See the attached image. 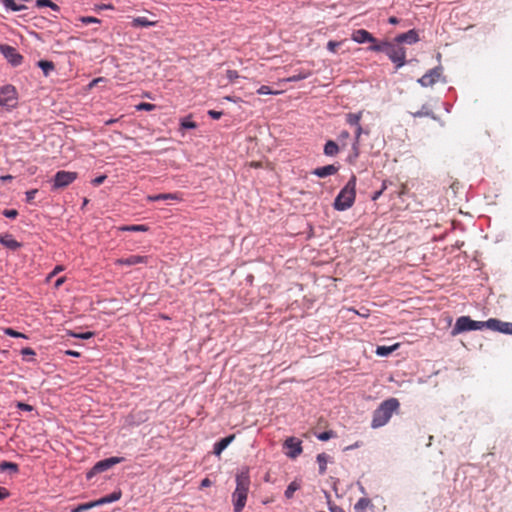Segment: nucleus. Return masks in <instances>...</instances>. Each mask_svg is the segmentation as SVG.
<instances>
[{"label": "nucleus", "mask_w": 512, "mask_h": 512, "mask_svg": "<svg viewBox=\"0 0 512 512\" xmlns=\"http://www.w3.org/2000/svg\"><path fill=\"white\" fill-rule=\"evenodd\" d=\"M236 488L232 493L234 512H242L248 498L251 480L248 469H243L236 474Z\"/></svg>", "instance_id": "nucleus-1"}, {"label": "nucleus", "mask_w": 512, "mask_h": 512, "mask_svg": "<svg viewBox=\"0 0 512 512\" xmlns=\"http://www.w3.org/2000/svg\"><path fill=\"white\" fill-rule=\"evenodd\" d=\"M399 406L400 403L396 398H389L383 401L373 413L371 427L376 429L387 424Z\"/></svg>", "instance_id": "nucleus-2"}, {"label": "nucleus", "mask_w": 512, "mask_h": 512, "mask_svg": "<svg viewBox=\"0 0 512 512\" xmlns=\"http://www.w3.org/2000/svg\"><path fill=\"white\" fill-rule=\"evenodd\" d=\"M356 197V176L352 175L347 184L341 189L334 201V208L338 211H344L350 208Z\"/></svg>", "instance_id": "nucleus-3"}, {"label": "nucleus", "mask_w": 512, "mask_h": 512, "mask_svg": "<svg viewBox=\"0 0 512 512\" xmlns=\"http://www.w3.org/2000/svg\"><path fill=\"white\" fill-rule=\"evenodd\" d=\"M386 55L395 64V70L397 71L406 64V50L395 39L389 41Z\"/></svg>", "instance_id": "nucleus-4"}, {"label": "nucleus", "mask_w": 512, "mask_h": 512, "mask_svg": "<svg viewBox=\"0 0 512 512\" xmlns=\"http://www.w3.org/2000/svg\"><path fill=\"white\" fill-rule=\"evenodd\" d=\"M17 97L16 90L11 85H6L0 88V108L9 109L16 105Z\"/></svg>", "instance_id": "nucleus-5"}, {"label": "nucleus", "mask_w": 512, "mask_h": 512, "mask_svg": "<svg viewBox=\"0 0 512 512\" xmlns=\"http://www.w3.org/2000/svg\"><path fill=\"white\" fill-rule=\"evenodd\" d=\"M123 458L121 457H110L101 461H98L93 468L87 473V478H92L95 474L104 472L114 465L121 463Z\"/></svg>", "instance_id": "nucleus-6"}, {"label": "nucleus", "mask_w": 512, "mask_h": 512, "mask_svg": "<svg viewBox=\"0 0 512 512\" xmlns=\"http://www.w3.org/2000/svg\"><path fill=\"white\" fill-rule=\"evenodd\" d=\"M78 174L71 171H58L54 176V189L65 188L77 179Z\"/></svg>", "instance_id": "nucleus-7"}, {"label": "nucleus", "mask_w": 512, "mask_h": 512, "mask_svg": "<svg viewBox=\"0 0 512 512\" xmlns=\"http://www.w3.org/2000/svg\"><path fill=\"white\" fill-rule=\"evenodd\" d=\"M442 73H443L442 66H437L433 69H430L421 78H419L418 83L423 87L433 86L435 83H437L440 80Z\"/></svg>", "instance_id": "nucleus-8"}, {"label": "nucleus", "mask_w": 512, "mask_h": 512, "mask_svg": "<svg viewBox=\"0 0 512 512\" xmlns=\"http://www.w3.org/2000/svg\"><path fill=\"white\" fill-rule=\"evenodd\" d=\"M475 320H472L469 316L459 317L454 327L451 330L452 336H457L460 333L474 330Z\"/></svg>", "instance_id": "nucleus-9"}, {"label": "nucleus", "mask_w": 512, "mask_h": 512, "mask_svg": "<svg viewBox=\"0 0 512 512\" xmlns=\"http://www.w3.org/2000/svg\"><path fill=\"white\" fill-rule=\"evenodd\" d=\"M0 52L13 66L20 65L22 62V56L17 50L9 45H0Z\"/></svg>", "instance_id": "nucleus-10"}, {"label": "nucleus", "mask_w": 512, "mask_h": 512, "mask_svg": "<svg viewBox=\"0 0 512 512\" xmlns=\"http://www.w3.org/2000/svg\"><path fill=\"white\" fill-rule=\"evenodd\" d=\"M489 329L492 331H497L503 334H512V323L511 322H504L496 318H490L489 319Z\"/></svg>", "instance_id": "nucleus-11"}, {"label": "nucleus", "mask_w": 512, "mask_h": 512, "mask_svg": "<svg viewBox=\"0 0 512 512\" xmlns=\"http://www.w3.org/2000/svg\"><path fill=\"white\" fill-rule=\"evenodd\" d=\"M284 447L289 449L286 455L290 458H296L298 455L302 453L301 443L299 441H296V439L293 437L286 439V441L284 442Z\"/></svg>", "instance_id": "nucleus-12"}, {"label": "nucleus", "mask_w": 512, "mask_h": 512, "mask_svg": "<svg viewBox=\"0 0 512 512\" xmlns=\"http://www.w3.org/2000/svg\"><path fill=\"white\" fill-rule=\"evenodd\" d=\"M351 38L353 41H355L357 43H365V42L375 43L376 42V39L373 37V35L365 29L355 30L352 33Z\"/></svg>", "instance_id": "nucleus-13"}, {"label": "nucleus", "mask_w": 512, "mask_h": 512, "mask_svg": "<svg viewBox=\"0 0 512 512\" xmlns=\"http://www.w3.org/2000/svg\"><path fill=\"white\" fill-rule=\"evenodd\" d=\"M148 262L147 256H140V255H131L127 258H120L115 261L116 265H137V264H145Z\"/></svg>", "instance_id": "nucleus-14"}, {"label": "nucleus", "mask_w": 512, "mask_h": 512, "mask_svg": "<svg viewBox=\"0 0 512 512\" xmlns=\"http://www.w3.org/2000/svg\"><path fill=\"white\" fill-rule=\"evenodd\" d=\"M397 42L400 44L402 43H408V44H414L419 41L418 33L411 29L405 33H402L394 38Z\"/></svg>", "instance_id": "nucleus-15"}, {"label": "nucleus", "mask_w": 512, "mask_h": 512, "mask_svg": "<svg viewBox=\"0 0 512 512\" xmlns=\"http://www.w3.org/2000/svg\"><path fill=\"white\" fill-rule=\"evenodd\" d=\"M362 131L361 125H357L355 130V142L353 143V154L348 157L350 163H354L359 156V138Z\"/></svg>", "instance_id": "nucleus-16"}, {"label": "nucleus", "mask_w": 512, "mask_h": 512, "mask_svg": "<svg viewBox=\"0 0 512 512\" xmlns=\"http://www.w3.org/2000/svg\"><path fill=\"white\" fill-rule=\"evenodd\" d=\"M337 172L338 167H336L335 165H326L323 167L316 168L315 170H313L312 173L320 178H325L327 176L334 175Z\"/></svg>", "instance_id": "nucleus-17"}, {"label": "nucleus", "mask_w": 512, "mask_h": 512, "mask_svg": "<svg viewBox=\"0 0 512 512\" xmlns=\"http://www.w3.org/2000/svg\"><path fill=\"white\" fill-rule=\"evenodd\" d=\"M122 496V493L120 490L118 491H114L113 493L107 495V496H104L98 500H95V503H96V506H101V505H104V504H108V503H112V502H115V501H118Z\"/></svg>", "instance_id": "nucleus-18"}, {"label": "nucleus", "mask_w": 512, "mask_h": 512, "mask_svg": "<svg viewBox=\"0 0 512 512\" xmlns=\"http://www.w3.org/2000/svg\"><path fill=\"white\" fill-rule=\"evenodd\" d=\"M235 436L234 435H230L228 437H225L223 439H221L220 441H218L217 443H215L214 445V454L219 456L222 451L224 449L227 448V446L234 440Z\"/></svg>", "instance_id": "nucleus-19"}, {"label": "nucleus", "mask_w": 512, "mask_h": 512, "mask_svg": "<svg viewBox=\"0 0 512 512\" xmlns=\"http://www.w3.org/2000/svg\"><path fill=\"white\" fill-rule=\"evenodd\" d=\"M0 243L5 247L15 250L20 247V243H18L11 235L4 234L0 235Z\"/></svg>", "instance_id": "nucleus-20"}, {"label": "nucleus", "mask_w": 512, "mask_h": 512, "mask_svg": "<svg viewBox=\"0 0 512 512\" xmlns=\"http://www.w3.org/2000/svg\"><path fill=\"white\" fill-rule=\"evenodd\" d=\"M156 24H157V21H150L146 17H136L131 22V25L134 28L151 27V26H155Z\"/></svg>", "instance_id": "nucleus-21"}, {"label": "nucleus", "mask_w": 512, "mask_h": 512, "mask_svg": "<svg viewBox=\"0 0 512 512\" xmlns=\"http://www.w3.org/2000/svg\"><path fill=\"white\" fill-rule=\"evenodd\" d=\"M178 196L177 194L173 193H163L158 195H149L147 196V201H159V200H177Z\"/></svg>", "instance_id": "nucleus-22"}, {"label": "nucleus", "mask_w": 512, "mask_h": 512, "mask_svg": "<svg viewBox=\"0 0 512 512\" xmlns=\"http://www.w3.org/2000/svg\"><path fill=\"white\" fill-rule=\"evenodd\" d=\"M339 147L336 142L329 140L324 146V153L327 156H334L338 153Z\"/></svg>", "instance_id": "nucleus-23"}, {"label": "nucleus", "mask_w": 512, "mask_h": 512, "mask_svg": "<svg viewBox=\"0 0 512 512\" xmlns=\"http://www.w3.org/2000/svg\"><path fill=\"white\" fill-rule=\"evenodd\" d=\"M38 66L42 69L45 76H48L55 69L54 63L47 60H40Z\"/></svg>", "instance_id": "nucleus-24"}, {"label": "nucleus", "mask_w": 512, "mask_h": 512, "mask_svg": "<svg viewBox=\"0 0 512 512\" xmlns=\"http://www.w3.org/2000/svg\"><path fill=\"white\" fill-rule=\"evenodd\" d=\"M362 115H363L362 111H360L358 113H348L346 115V122L350 125L357 126L360 124Z\"/></svg>", "instance_id": "nucleus-25"}, {"label": "nucleus", "mask_w": 512, "mask_h": 512, "mask_svg": "<svg viewBox=\"0 0 512 512\" xmlns=\"http://www.w3.org/2000/svg\"><path fill=\"white\" fill-rule=\"evenodd\" d=\"M398 346H399V344H395L393 346H378L376 349V354L378 356H382V357L388 356L394 350H396Z\"/></svg>", "instance_id": "nucleus-26"}, {"label": "nucleus", "mask_w": 512, "mask_h": 512, "mask_svg": "<svg viewBox=\"0 0 512 512\" xmlns=\"http://www.w3.org/2000/svg\"><path fill=\"white\" fill-rule=\"evenodd\" d=\"M35 4L38 8L49 7L55 12H59L60 10L59 6L51 0H36Z\"/></svg>", "instance_id": "nucleus-27"}, {"label": "nucleus", "mask_w": 512, "mask_h": 512, "mask_svg": "<svg viewBox=\"0 0 512 512\" xmlns=\"http://www.w3.org/2000/svg\"><path fill=\"white\" fill-rule=\"evenodd\" d=\"M298 489H300V483L297 480L292 481L285 490V497L291 499Z\"/></svg>", "instance_id": "nucleus-28"}, {"label": "nucleus", "mask_w": 512, "mask_h": 512, "mask_svg": "<svg viewBox=\"0 0 512 512\" xmlns=\"http://www.w3.org/2000/svg\"><path fill=\"white\" fill-rule=\"evenodd\" d=\"M121 231H131V232H146L148 227L146 225H127L119 228Z\"/></svg>", "instance_id": "nucleus-29"}, {"label": "nucleus", "mask_w": 512, "mask_h": 512, "mask_svg": "<svg viewBox=\"0 0 512 512\" xmlns=\"http://www.w3.org/2000/svg\"><path fill=\"white\" fill-rule=\"evenodd\" d=\"M388 43L389 41H383L380 43H377L376 41L375 43H373V45L369 47V50L374 52H384L386 54Z\"/></svg>", "instance_id": "nucleus-30"}, {"label": "nucleus", "mask_w": 512, "mask_h": 512, "mask_svg": "<svg viewBox=\"0 0 512 512\" xmlns=\"http://www.w3.org/2000/svg\"><path fill=\"white\" fill-rule=\"evenodd\" d=\"M370 504V500L368 498H360L357 503L354 505V509L357 512L364 511Z\"/></svg>", "instance_id": "nucleus-31"}, {"label": "nucleus", "mask_w": 512, "mask_h": 512, "mask_svg": "<svg viewBox=\"0 0 512 512\" xmlns=\"http://www.w3.org/2000/svg\"><path fill=\"white\" fill-rule=\"evenodd\" d=\"M97 507L95 501H91L88 503L80 504L77 507L73 508L71 512H84L91 508Z\"/></svg>", "instance_id": "nucleus-32"}, {"label": "nucleus", "mask_w": 512, "mask_h": 512, "mask_svg": "<svg viewBox=\"0 0 512 512\" xmlns=\"http://www.w3.org/2000/svg\"><path fill=\"white\" fill-rule=\"evenodd\" d=\"M317 462L319 463L320 473L323 474L326 470L327 457L324 453L317 456Z\"/></svg>", "instance_id": "nucleus-33"}, {"label": "nucleus", "mask_w": 512, "mask_h": 512, "mask_svg": "<svg viewBox=\"0 0 512 512\" xmlns=\"http://www.w3.org/2000/svg\"><path fill=\"white\" fill-rule=\"evenodd\" d=\"M309 76H310V72H300L298 74L292 75L289 78H287V81L288 82H296V81L306 79Z\"/></svg>", "instance_id": "nucleus-34"}, {"label": "nucleus", "mask_w": 512, "mask_h": 512, "mask_svg": "<svg viewBox=\"0 0 512 512\" xmlns=\"http://www.w3.org/2000/svg\"><path fill=\"white\" fill-rule=\"evenodd\" d=\"M68 335L75 337V338H79V339H90L91 337L94 336V332L87 331L84 333H74L72 331H69Z\"/></svg>", "instance_id": "nucleus-35"}, {"label": "nucleus", "mask_w": 512, "mask_h": 512, "mask_svg": "<svg viewBox=\"0 0 512 512\" xmlns=\"http://www.w3.org/2000/svg\"><path fill=\"white\" fill-rule=\"evenodd\" d=\"M333 437H335V433L332 430L324 431V432L317 434V438L320 441H327Z\"/></svg>", "instance_id": "nucleus-36"}, {"label": "nucleus", "mask_w": 512, "mask_h": 512, "mask_svg": "<svg viewBox=\"0 0 512 512\" xmlns=\"http://www.w3.org/2000/svg\"><path fill=\"white\" fill-rule=\"evenodd\" d=\"M154 108H155L154 104L147 103V102H142L136 106V109L139 111H141V110L152 111V110H154Z\"/></svg>", "instance_id": "nucleus-37"}, {"label": "nucleus", "mask_w": 512, "mask_h": 512, "mask_svg": "<svg viewBox=\"0 0 512 512\" xmlns=\"http://www.w3.org/2000/svg\"><path fill=\"white\" fill-rule=\"evenodd\" d=\"M278 92H274L271 90V88L267 85H262L258 90L257 94L259 95H268V94H277Z\"/></svg>", "instance_id": "nucleus-38"}, {"label": "nucleus", "mask_w": 512, "mask_h": 512, "mask_svg": "<svg viewBox=\"0 0 512 512\" xmlns=\"http://www.w3.org/2000/svg\"><path fill=\"white\" fill-rule=\"evenodd\" d=\"M3 2L7 8H10L13 11H19L22 9V7L18 6L14 0H3Z\"/></svg>", "instance_id": "nucleus-39"}, {"label": "nucleus", "mask_w": 512, "mask_h": 512, "mask_svg": "<svg viewBox=\"0 0 512 512\" xmlns=\"http://www.w3.org/2000/svg\"><path fill=\"white\" fill-rule=\"evenodd\" d=\"M226 77L230 82H235L240 76L237 71L235 70H227L226 71Z\"/></svg>", "instance_id": "nucleus-40"}, {"label": "nucleus", "mask_w": 512, "mask_h": 512, "mask_svg": "<svg viewBox=\"0 0 512 512\" xmlns=\"http://www.w3.org/2000/svg\"><path fill=\"white\" fill-rule=\"evenodd\" d=\"M7 469H10L12 471H17V465L11 462H2L0 464V470L5 471Z\"/></svg>", "instance_id": "nucleus-41"}, {"label": "nucleus", "mask_w": 512, "mask_h": 512, "mask_svg": "<svg viewBox=\"0 0 512 512\" xmlns=\"http://www.w3.org/2000/svg\"><path fill=\"white\" fill-rule=\"evenodd\" d=\"M342 44V42H337V41H329L327 43V49L332 52V53H336L337 51V48Z\"/></svg>", "instance_id": "nucleus-42"}, {"label": "nucleus", "mask_w": 512, "mask_h": 512, "mask_svg": "<svg viewBox=\"0 0 512 512\" xmlns=\"http://www.w3.org/2000/svg\"><path fill=\"white\" fill-rule=\"evenodd\" d=\"M489 319L487 321H475L474 330H482L483 328L489 329Z\"/></svg>", "instance_id": "nucleus-43"}, {"label": "nucleus", "mask_w": 512, "mask_h": 512, "mask_svg": "<svg viewBox=\"0 0 512 512\" xmlns=\"http://www.w3.org/2000/svg\"><path fill=\"white\" fill-rule=\"evenodd\" d=\"M196 126L197 125H196L195 122L187 120V119H184L181 122V127L184 128V129H194V128H196Z\"/></svg>", "instance_id": "nucleus-44"}, {"label": "nucleus", "mask_w": 512, "mask_h": 512, "mask_svg": "<svg viewBox=\"0 0 512 512\" xmlns=\"http://www.w3.org/2000/svg\"><path fill=\"white\" fill-rule=\"evenodd\" d=\"M3 215L7 218H16L18 215V211L15 209H6L3 211Z\"/></svg>", "instance_id": "nucleus-45"}, {"label": "nucleus", "mask_w": 512, "mask_h": 512, "mask_svg": "<svg viewBox=\"0 0 512 512\" xmlns=\"http://www.w3.org/2000/svg\"><path fill=\"white\" fill-rule=\"evenodd\" d=\"M80 20L84 24H91V23H99L100 22L99 19H97L95 17H91V16L81 17Z\"/></svg>", "instance_id": "nucleus-46"}, {"label": "nucleus", "mask_w": 512, "mask_h": 512, "mask_svg": "<svg viewBox=\"0 0 512 512\" xmlns=\"http://www.w3.org/2000/svg\"><path fill=\"white\" fill-rule=\"evenodd\" d=\"M4 333L7 334V335H10L12 337H24L23 334H21L20 332H17L15 330H13L12 328H6L4 329Z\"/></svg>", "instance_id": "nucleus-47"}, {"label": "nucleus", "mask_w": 512, "mask_h": 512, "mask_svg": "<svg viewBox=\"0 0 512 512\" xmlns=\"http://www.w3.org/2000/svg\"><path fill=\"white\" fill-rule=\"evenodd\" d=\"M222 112L221 111H215V110H209L208 111V115L212 118V119H220V117L222 116Z\"/></svg>", "instance_id": "nucleus-48"}, {"label": "nucleus", "mask_w": 512, "mask_h": 512, "mask_svg": "<svg viewBox=\"0 0 512 512\" xmlns=\"http://www.w3.org/2000/svg\"><path fill=\"white\" fill-rule=\"evenodd\" d=\"M386 189V184L385 182L383 183L382 185V188L379 190V191H376L373 195H372V200L375 201L377 200L384 192V190Z\"/></svg>", "instance_id": "nucleus-49"}, {"label": "nucleus", "mask_w": 512, "mask_h": 512, "mask_svg": "<svg viewBox=\"0 0 512 512\" xmlns=\"http://www.w3.org/2000/svg\"><path fill=\"white\" fill-rule=\"evenodd\" d=\"M9 495V491L5 487L0 486V500L7 498Z\"/></svg>", "instance_id": "nucleus-50"}, {"label": "nucleus", "mask_w": 512, "mask_h": 512, "mask_svg": "<svg viewBox=\"0 0 512 512\" xmlns=\"http://www.w3.org/2000/svg\"><path fill=\"white\" fill-rule=\"evenodd\" d=\"M106 179V176L105 175H101L99 177H96L92 183L95 185V186H99L100 184H102L104 182V180Z\"/></svg>", "instance_id": "nucleus-51"}, {"label": "nucleus", "mask_w": 512, "mask_h": 512, "mask_svg": "<svg viewBox=\"0 0 512 512\" xmlns=\"http://www.w3.org/2000/svg\"><path fill=\"white\" fill-rule=\"evenodd\" d=\"M62 270V267L61 266H57L51 273L48 274V276L46 277V281H50V279L58 272V271H61Z\"/></svg>", "instance_id": "nucleus-52"}, {"label": "nucleus", "mask_w": 512, "mask_h": 512, "mask_svg": "<svg viewBox=\"0 0 512 512\" xmlns=\"http://www.w3.org/2000/svg\"><path fill=\"white\" fill-rule=\"evenodd\" d=\"M212 482L210 481L209 478H204L202 481H201V485L200 487L201 488H205V487H209L211 486Z\"/></svg>", "instance_id": "nucleus-53"}, {"label": "nucleus", "mask_w": 512, "mask_h": 512, "mask_svg": "<svg viewBox=\"0 0 512 512\" xmlns=\"http://www.w3.org/2000/svg\"><path fill=\"white\" fill-rule=\"evenodd\" d=\"M18 407L21 409L27 410V411L32 410V406L29 404H25V403H18Z\"/></svg>", "instance_id": "nucleus-54"}, {"label": "nucleus", "mask_w": 512, "mask_h": 512, "mask_svg": "<svg viewBox=\"0 0 512 512\" xmlns=\"http://www.w3.org/2000/svg\"><path fill=\"white\" fill-rule=\"evenodd\" d=\"M65 354L73 357H79L81 355L78 351L74 350H67L65 351Z\"/></svg>", "instance_id": "nucleus-55"}, {"label": "nucleus", "mask_w": 512, "mask_h": 512, "mask_svg": "<svg viewBox=\"0 0 512 512\" xmlns=\"http://www.w3.org/2000/svg\"><path fill=\"white\" fill-rule=\"evenodd\" d=\"M388 22H389L390 24L395 25V24H398V23H399V19H398L397 17H395V16H391V17L388 19Z\"/></svg>", "instance_id": "nucleus-56"}, {"label": "nucleus", "mask_w": 512, "mask_h": 512, "mask_svg": "<svg viewBox=\"0 0 512 512\" xmlns=\"http://www.w3.org/2000/svg\"><path fill=\"white\" fill-rule=\"evenodd\" d=\"M349 136H350V134H349V132H348V131H342V132L340 133V136H339V137H340V138H342V139H347V138H349Z\"/></svg>", "instance_id": "nucleus-57"}, {"label": "nucleus", "mask_w": 512, "mask_h": 512, "mask_svg": "<svg viewBox=\"0 0 512 512\" xmlns=\"http://www.w3.org/2000/svg\"><path fill=\"white\" fill-rule=\"evenodd\" d=\"M63 282H64V278L63 277L57 279L56 282H55V287H59L60 285H62Z\"/></svg>", "instance_id": "nucleus-58"}, {"label": "nucleus", "mask_w": 512, "mask_h": 512, "mask_svg": "<svg viewBox=\"0 0 512 512\" xmlns=\"http://www.w3.org/2000/svg\"><path fill=\"white\" fill-rule=\"evenodd\" d=\"M101 9H114V6L111 4H104L100 6Z\"/></svg>", "instance_id": "nucleus-59"}, {"label": "nucleus", "mask_w": 512, "mask_h": 512, "mask_svg": "<svg viewBox=\"0 0 512 512\" xmlns=\"http://www.w3.org/2000/svg\"><path fill=\"white\" fill-rule=\"evenodd\" d=\"M115 122H117V119H109L105 122V125H112L114 124Z\"/></svg>", "instance_id": "nucleus-60"}, {"label": "nucleus", "mask_w": 512, "mask_h": 512, "mask_svg": "<svg viewBox=\"0 0 512 512\" xmlns=\"http://www.w3.org/2000/svg\"><path fill=\"white\" fill-rule=\"evenodd\" d=\"M22 353L23 354H32V349L31 348H25L22 350Z\"/></svg>", "instance_id": "nucleus-61"}, {"label": "nucleus", "mask_w": 512, "mask_h": 512, "mask_svg": "<svg viewBox=\"0 0 512 512\" xmlns=\"http://www.w3.org/2000/svg\"><path fill=\"white\" fill-rule=\"evenodd\" d=\"M332 512H344V510L342 508H339V507H336V508H333L331 509Z\"/></svg>", "instance_id": "nucleus-62"}, {"label": "nucleus", "mask_w": 512, "mask_h": 512, "mask_svg": "<svg viewBox=\"0 0 512 512\" xmlns=\"http://www.w3.org/2000/svg\"><path fill=\"white\" fill-rule=\"evenodd\" d=\"M26 197H27V200L29 201L30 199H32V191H27L26 192Z\"/></svg>", "instance_id": "nucleus-63"}, {"label": "nucleus", "mask_w": 512, "mask_h": 512, "mask_svg": "<svg viewBox=\"0 0 512 512\" xmlns=\"http://www.w3.org/2000/svg\"><path fill=\"white\" fill-rule=\"evenodd\" d=\"M406 186H402V190L400 191L399 195H403L405 193Z\"/></svg>", "instance_id": "nucleus-64"}]
</instances>
